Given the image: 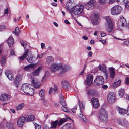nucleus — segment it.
Listing matches in <instances>:
<instances>
[{"label":"nucleus","mask_w":129,"mask_h":129,"mask_svg":"<svg viewBox=\"0 0 129 129\" xmlns=\"http://www.w3.org/2000/svg\"><path fill=\"white\" fill-rule=\"evenodd\" d=\"M47 78V76L46 75H45L44 76V77L42 78L41 81L42 82H43Z\"/></svg>","instance_id":"6e6d98bb"},{"label":"nucleus","mask_w":129,"mask_h":129,"mask_svg":"<svg viewBox=\"0 0 129 129\" xmlns=\"http://www.w3.org/2000/svg\"><path fill=\"white\" fill-rule=\"evenodd\" d=\"M116 109L119 114L121 115H123L126 114V111L124 109L122 108L119 106H117Z\"/></svg>","instance_id":"5701e85b"},{"label":"nucleus","mask_w":129,"mask_h":129,"mask_svg":"<svg viewBox=\"0 0 129 129\" xmlns=\"http://www.w3.org/2000/svg\"><path fill=\"white\" fill-rule=\"evenodd\" d=\"M108 86L106 85H103L102 86V87L104 89H106L108 88Z\"/></svg>","instance_id":"774afa93"},{"label":"nucleus","mask_w":129,"mask_h":129,"mask_svg":"<svg viewBox=\"0 0 129 129\" xmlns=\"http://www.w3.org/2000/svg\"><path fill=\"white\" fill-rule=\"evenodd\" d=\"M43 56L42 54H40V55H38L37 57L36 58V59H38V58H42Z\"/></svg>","instance_id":"338daca9"},{"label":"nucleus","mask_w":129,"mask_h":129,"mask_svg":"<svg viewBox=\"0 0 129 129\" xmlns=\"http://www.w3.org/2000/svg\"><path fill=\"white\" fill-rule=\"evenodd\" d=\"M6 59V57H3V58L1 59V62L2 65L3 64L5 63Z\"/></svg>","instance_id":"09e8293b"},{"label":"nucleus","mask_w":129,"mask_h":129,"mask_svg":"<svg viewBox=\"0 0 129 129\" xmlns=\"http://www.w3.org/2000/svg\"><path fill=\"white\" fill-rule=\"evenodd\" d=\"M95 3V0H90L86 4L85 7L88 10H91L94 7Z\"/></svg>","instance_id":"f8f14e48"},{"label":"nucleus","mask_w":129,"mask_h":129,"mask_svg":"<svg viewBox=\"0 0 129 129\" xmlns=\"http://www.w3.org/2000/svg\"><path fill=\"white\" fill-rule=\"evenodd\" d=\"M73 4V3L71 0H69L67 3L66 9L70 12H71V9H70V8Z\"/></svg>","instance_id":"473e14b6"},{"label":"nucleus","mask_w":129,"mask_h":129,"mask_svg":"<svg viewBox=\"0 0 129 129\" xmlns=\"http://www.w3.org/2000/svg\"><path fill=\"white\" fill-rule=\"evenodd\" d=\"M98 18L92 17L91 18V21L92 24L93 25H95L97 24Z\"/></svg>","instance_id":"58836bf2"},{"label":"nucleus","mask_w":129,"mask_h":129,"mask_svg":"<svg viewBox=\"0 0 129 129\" xmlns=\"http://www.w3.org/2000/svg\"><path fill=\"white\" fill-rule=\"evenodd\" d=\"M35 129H40L41 128V126L37 124H35Z\"/></svg>","instance_id":"5fc2aeb1"},{"label":"nucleus","mask_w":129,"mask_h":129,"mask_svg":"<svg viewBox=\"0 0 129 129\" xmlns=\"http://www.w3.org/2000/svg\"><path fill=\"white\" fill-rule=\"evenodd\" d=\"M9 98V95L6 94H2L0 96V100L2 101H7Z\"/></svg>","instance_id":"bb28decb"},{"label":"nucleus","mask_w":129,"mask_h":129,"mask_svg":"<svg viewBox=\"0 0 129 129\" xmlns=\"http://www.w3.org/2000/svg\"><path fill=\"white\" fill-rule=\"evenodd\" d=\"M104 19L107 22L105 23V26L107 31L108 32H111L113 29V25L111 18L110 16L105 17Z\"/></svg>","instance_id":"39448f33"},{"label":"nucleus","mask_w":129,"mask_h":129,"mask_svg":"<svg viewBox=\"0 0 129 129\" xmlns=\"http://www.w3.org/2000/svg\"><path fill=\"white\" fill-rule=\"evenodd\" d=\"M107 0H99V2L101 5H103L106 3Z\"/></svg>","instance_id":"49530a36"},{"label":"nucleus","mask_w":129,"mask_h":129,"mask_svg":"<svg viewBox=\"0 0 129 129\" xmlns=\"http://www.w3.org/2000/svg\"><path fill=\"white\" fill-rule=\"evenodd\" d=\"M22 76L21 75H18L16 76L14 80L15 85L16 87H18L20 82L22 80Z\"/></svg>","instance_id":"6ab92c4d"},{"label":"nucleus","mask_w":129,"mask_h":129,"mask_svg":"<svg viewBox=\"0 0 129 129\" xmlns=\"http://www.w3.org/2000/svg\"><path fill=\"white\" fill-rule=\"evenodd\" d=\"M57 91V88L56 86L55 85L53 89L52 87L50 88L49 91V94L51 95L53 93V94H55L56 93Z\"/></svg>","instance_id":"7c9ffc66"},{"label":"nucleus","mask_w":129,"mask_h":129,"mask_svg":"<svg viewBox=\"0 0 129 129\" xmlns=\"http://www.w3.org/2000/svg\"><path fill=\"white\" fill-rule=\"evenodd\" d=\"M93 15L92 17H94L95 18H98V13L96 12H95L93 13Z\"/></svg>","instance_id":"864d4df0"},{"label":"nucleus","mask_w":129,"mask_h":129,"mask_svg":"<svg viewBox=\"0 0 129 129\" xmlns=\"http://www.w3.org/2000/svg\"><path fill=\"white\" fill-rule=\"evenodd\" d=\"M64 23L67 24L69 25L70 24V22L67 19H66L64 21Z\"/></svg>","instance_id":"0e129e2a"},{"label":"nucleus","mask_w":129,"mask_h":129,"mask_svg":"<svg viewBox=\"0 0 129 129\" xmlns=\"http://www.w3.org/2000/svg\"><path fill=\"white\" fill-rule=\"evenodd\" d=\"M41 70V67H39L33 72V75L35 76H38L39 75Z\"/></svg>","instance_id":"a878e982"},{"label":"nucleus","mask_w":129,"mask_h":129,"mask_svg":"<svg viewBox=\"0 0 129 129\" xmlns=\"http://www.w3.org/2000/svg\"><path fill=\"white\" fill-rule=\"evenodd\" d=\"M13 33L16 35H19V28L18 27H16L15 29V31H13Z\"/></svg>","instance_id":"37998d69"},{"label":"nucleus","mask_w":129,"mask_h":129,"mask_svg":"<svg viewBox=\"0 0 129 129\" xmlns=\"http://www.w3.org/2000/svg\"><path fill=\"white\" fill-rule=\"evenodd\" d=\"M123 43L125 45H127L129 44V41H126L124 42Z\"/></svg>","instance_id":"4d7b16f0"},{"label":"nucleus","mask_w":129,"mask_h":129,"mask_svg":"<svg viewBox=\"0 0 129 129\" xmlns=\"http://www.w3.org/2000/svg\"><path fill=\"white\" fill-rule=\"evenodd\" d=\"M121 83V80H119L118 81L113 83L112 86L114 88H116L120 85Z\"/></svg>","instance_id":"e433bc0d"},{"label":"nucleus","mask_w":129,"mask_h":129,"mask_svg":"<svg viewBox=\"0 0 129 129\" xmlns=\"http://www.w3.org/2000/svg\"><path fill=\"white\" fill-rule=\"evenodd\" d=\"M36 59V58L32 54L29 55L28 57L27 58V61L30 63L34 62Z\"/></svg>","instance_id":"4be33fe9"},{"label":"nucleus","mask_w":129,"mask_h":129,"mask_svg":"<svg viewBox=\"0 0 129 129\" xmlns=\"http://www.w3.org/2000/svg\"><path fill=\"white\" fill-rule=\"evenodd\" d=\"M45 94V91L43 89H41L39 92V95L42 98L44 97Z\"/></svg>","instance_id":"79ce46f5"},{"label":"nucleus","mask_w":129,"mask_h":129,"mask_svg":"<svg viewBox=\"0 0 129 129\" xmlns=\"http://www.w3.org/2000/svg\"><path fill=\"white\" fill-rule=\"evenodd\" d=\"M5 74L10 80L13 79L14 77L13 75L11 73L10 71L8 70L6 71L5 72Z\"/></svg>","instance_id":"393cba45"},{"label":"nucleus","mask_w":129,"mask_h":129,"mask_svg":"<svg viewBox=\"0 0 129 129\" xmlns=\"http://www.w3.org/2000/svg\"><path fill=\"white\" fill-rule=\"evenodd\" d=\"M87 94L88 95L96 96L97 95L98 93L95 90L89 89L88 91Z\"/></svg>","instance_id":"b1692460"},{"label":"nucleus","mask_w":129,"mask_h":129,"mask_svg":"<svg viewBox=\"0 0 129 129\" xmlns=\"http://www.w3.org/2000/svg\"><path fill=\"white\" fill-rule=\"evenodd\" d=\"M25 121H26L25 117L24 116H22L21 117L17 120V125L21 127H22Z\"/></svg>","instance_id":"a211bd4d"},{"label":"nucleus","mask_w":129,"mask_h":129,"mask_svg":"<svg viewBox=\"0 0 129 129\" xmlns=\"http://www.w3.org/2000/svg\"><path fill=\"white\" fill-rule=\"evenodd\" d=\"M71 127L67 125H65L61 127V129H70Z\"/></svg>","instance_id":"8fccbe9b"},{"label":"nucleus","mask_w":129,"mask_h":129,"mask_svg":"<svg viewBox=\"0 0 129 129\" xmlns=\"http://www.w3.org/2000/svg\"><path fill=\"white\" fill-rule=\"evenodd\" d=\"M31 86L30 84H24L22 85L21 89L26 94L32 96L34 94V91L33 88L30 87Z\"/></svg>","instance_id":"f03ea898"},{"label":"nucleus","mask_w":129,"mask_h":129,"mask_svg":"<svg viewBox=\"0 0 129 129\" xmlns=\"http://www.w3.org/2000/svg\"><path fill=\"white\" fill-rule=\"evenodd\" d=\"M41 48L42 49H44L45 48V44L43 43H41Z\"/></svg>","instance_id":"680f3d73"},{"label":"nucleus","mask_w":129,"mask_h":129,"mask_svg":"<svg viewBox=\"0 0 129 129\" xmlns=\"http://www.w3.org/2000/svg\"><path fill=\"white\" fill-rule=\"evenodd\" d=\"M31 83L35 88H39L40 86V84L37 80L33 79L32 80Z\"/></svg>","instance_id":"cd10ccee"},{"label":"nucleus","mask_w":129,"mask_h":129,"mask_svg":"<svg viewBox=\"0 0 129 129\" xmlns=\"http://www.w3.org/2000/svg\"><path fill=\"white\" fill-rule=\"evenodd\" d=\"M99 41L101 42L103 44H104L106 43V40H99Z\"/></svg>","instance_id":"052dcab7"},{"label":"nucleus","mask_w":129,"mask_h":129,"mask_svg":"<svg viewBox=\"0 0 129 129\" xmlns=\"http://www.w3.org/2000/svg\"><path fill=\"white\" fill-rule=\"evenodd\" d=\"M62 86V87L66 89L68 88L69 84L68 82L65 80H63L61 82Z\"/></svg>","instance_id":"c85d7f7f"},{"label":"nucleus","mask_w":129,"mask_h":129,"mask_svg":"<svg viewBox=\"0 0 129 129\" xmlns=\"http://www.w3.org/2000/svg\"><path fill=\"white\" fill-rule=\"evenodd\" d=\"M60 103L62 106H66V103L64 99V98L63 96H62L60 98Z\"/></svg>","instance_id":"ea45409f"},{"label":"nucleus","mask_w":129,"mask_h":129,"mask_svg":"<svg viewBox=\"0 0 129 129\" xmlns=\"http://www.w3.org/2000/svg\"><path fill=\"white\" fill-rule=\"evenodd\" d=\"M21 45L23 47L25 52L23 55L19 57V58L21 60H23L28 55L29 49H27L26 46L27 44L26 41L23 40H20V41Z\"/></svg>","instance_id":"0eeeda50"},{"label":"nucleus","mask_w":129,"mask_h":129,"mask_svg":"<svg viewBox=\"0 0 129 129\" xmlns=\"http://www.w3.org/2000/svg\"><path fill=\"white\" fill-rule=\"evenodd\" d=\"M122 10V8L118 5H116L111 9V13L113 15H116L119 14Z\"/></svg>","instance_id":"423d86ee"},{"label":"nucleus","mask_w":129,"mask_h":129,"mask_svg":"<svg viewBox=\"0 0 129 129\" xmlns=\"http://www.w3.org/2000/svg\"><path fill=\"white\" fill-rule=\"evenodd\" d=\"M58 121L57 120H56L54 121L53 122L51 123V127H50V128H55L57 126Z\"/></svg>","instance_id":"f704fd0d"},{"label":"nucleus","mask_w":129,"mask_h":129,"mask_svg":"<svg viewBox=\"0 0 129 129\" xmlns=\"http://www.w3.org/2000/svg\"><path fill=\"white\" fill-rule=\"evenodd\" d=\"M7 43L9 47H11L13 44L14 43V40L13 38L12 37H10L7 41Z\"/></svg>","instance_id":"c756f323"},{"label":"nucleus","mask_w":129,"mask_h":129,"mask_svg":"<svg viewBox=\"0 0 129 129\" xmlns=\"http://www.w3.org/2000/svg\"><path fill=\"white\" fill-rule=\"evenodd\" d=\"M14 124L13 123H9V125L7 126L8 129H12L14 128Z\"/></svg>","instance_id":"a18cd8bd"},{"label":"nucleus","mask_w":129,"mask_h":129,"mask_svg":"<svg viewBox=\"0 0 129 129\" xmlns=\"http://www.w3.org/2000/svg\"><path fill=\"white\" fill-rule=\"evenodd\" d=\"M125 82L126 84H129V78L127 77L126 79Z\"/></svg>","instance_id":"bf43d9fd"},{"label":"nucleus","mask_w":129,"mask_h":129,"mask_svg":"<svg viewBox=\"0 0 129 129\" xmlns=\"http://www.w3.org/2000/svg\"><path fill=\"white\" fill-rule=\"evenodd\" d=\"M10 54L11 55H14V52L12 49H11L10 51Z\"/></svg>","instance_id":"13d9d810"},{"label":"nucleus","mask_w":129,"mask_h":129,"mask_svg":"<svg viewBox=\"0 0 129 129\" xmlns=\"http://www.w3.org/2000/svg\"><path fill=\"white\" fill-rule=\"evenodd\" d=\"M126 24V22L125 19L123 16L121 17L118 21V26L119 28L122 30V28Z\"/></svg>","instance_id":"1a4fd4ad"},{"label":"nucleus","mask_w":129,"mask_h":129,"mask_svg":"<svg viewBox=\"0 0 129 129\" xmlns=\"http://www.w3.org/2000/svg\"><path fill=\"white\" fill-rule=\"evenodd\" d=\"M79 105L80 108V111L78 112V116L82 121L86 123L87 122V120L85 116L83 115L82 112V109H84V103L83 102H82L81 103H80L79 102Z\"/></svg>","instance_id":"20e7f679"},{"label":"nucleus","mask_w":129,"mask_h":129,"mask_svg":"<svg viewBox=\"0 0 129 129\" xmlns=\"http://www.w3.org/2000/svg\"><path fill=\"white\" fill-rule=\"evenodd\" d=\"M99 68L100 71H102L105 73L107 77H108V74L106 70V68L105 66L103 65H99Z\"/></svg>","instance_id":"aec40b11"},{"label":"nucleus","mask_w":129,"mask_h":129,"mask_svg":"<svg viewBox=\"0 0 129 129\" xmlns=\"http://www.w3.org/2000/svg\"><path fill=\"white\" fill-rule=\"evenodd\" d=\"M99 118L100 121L103 123H106L108 122L107 114L104 108H101L99 111Z\"/></svg>","instance_id":"7ed1b4c3"},{"label":"nucleus","mask_w":129,"mask_h":129,"mask_svg":"<svg viewBox=\"0 0 129 129\" xmlns=\"http://www.w3.org/2000/svg\"><path fill=\"white\" fill-rule=\"evenodd\" d=\"M54 58L51 56L47 57L46 59V63L49 66H50L53 63Z\"/></svg>","instance_id":"412c9836"},{"label":"nucleus","mask_w":129,"mask_h":129,"mask_svg":"<svg viewBox=\"0 0 129 129\" xmlns=\"http://www.w3.org/2000/svg\"><path fill=\"white\" fill-rule=\"evenodd\" d=\"M41 100L43 105H46L47 104V101L44 97L41 98Z\"/></svg>","instance_id":"c03bdc74"},{"label":"nucleus","mask_w":129,"mask_h":129,"mask_svg":"<svg viewBox=\"0 0 129 129\" xmlns=\"http://www.w3.org/2000/svg\"><path fill=\"white\" fill-rule=\"evenodd\" d=\"M84 8V6L82 5H75L71 8L70 13L76 16H80L83 13Z\"/></svg>","instance_id":"f257e3e1"},{"label":"nucleus","mask_w":129,"mask_h":129,"mask_svg":"<svg viewBox=\"0 0 129 129\" xmlns=\"http://www.w3.org/2000/svg\"><path fill=\"white\" fill-rule=\"evenodd\" d=\"M25 118L26 121H32L34 119V115H29L26 116Z\"/></svg>","instance_id":"2f4dec72"},{"label":"nucleus","mask_w":129,"mask_h":129,"mask_svg":"<svg viewBox=\"0 0 129 129\" xmlns=\"http://www.w3.org/2000/svg\"><path fill=\"white\" fill-rule=\"evenodd\" d=\"M115 1L114 0H109L108 3L109 4H112Z\"/></svg>","instance_id":"e2e57ef3"},{"label":"nucleus","mask_w":129,"mask_h":129,"mask_svg":"<svg viewBox=\"0 0 129 129\" xmlns=\"http://www.w3.org/2000/svg\"><path fill=\"white\" fill-rule=\"evenodd\" d=\"M5 26L4 25H2L0 26V29H3L5 28Z\"/></svg>","instance_id":"69168bd1"},{"label":"nucleus","mask_w":129,"mask_h":129,"mask_svg":"<svg viewBox=\"0 0 129 129\" xmlns=\"http://www.w3.org/2000/svg\"><path fill=\"white\" fill-rule=\"evenodd\" d=\"M104 82V79L103 77L98 76L96 77L94 81V84L95 85L99 86L102 85Z\"/></svg>","instance_id":"9d476101"},{"label":"nucleus","mask_w":129,"mask_h":129,"mask_svg":"<svg viewBox=\"0 0 129 129\" xmlns=\"http://www.w3.org/2000/svg\"><path fill=\"white\" fill-rule=\"evenodd\" d=\"M119 96L121 97H122L124 94V89H121L118 91Z\"/></svg>","instance_id":"4c0bfd02"},{"label":"nucleus","mask_w":129,"mask_h":129,"mask_svg":"<svg viewBox=\"0 0 129 129\" xmlns=\"http://www.w3.org/2000/svg\"><path fill=\"white\" fill-rule=\"evenodd\" d=\"M117 123L118 124L125 127H129V123L124 118H119L117 120Z\"/></svg>","instance_id":"6e6552de"},{"label":"nucleus","mask_w":129,"mask_h":129,"mask_svg":"<svg viewBox=\"0 0 129 129\" xmlns=\"http://www.w3.org/2000/svg\"><path fill=\"white\" fill-rule=\"evenodd\" d=\"M60 69V73L61 74H62L70 70L71 68L68 65H63L61 63V67Z\"/></svg>","instance_id":"9b49d317"},{"label":"nucleus","mask_w":129,"mask_h":129,"mask_svg":"<svg viewBox=\"0 0 129 129\" xmlns=\"http://www.w3.org/2000/svg\"><path fill=\"white\" fill-rule=\"evenodd\" d=\"M110 76L111 78H113L115 76V72L114 70V68L112 67L110 68L109 69Z\"/></svg>","instance_id":"72a5a7b5"},{"label":"nucleus","mask_w":129,"mask_h":129,"mask_svg":"<svg viewBox=\"0 0 129 129\" xmlns=\"http://www.w3.org/2000/svg\"><path fill=\"white\" fill-rule=\"evenodd\" d=\"M24 106V103H22L16 106L15 107L17 110L19 111L22 110Z\"/></svg>","instance_id":"c9c22d12"},{"label":"nucleus","mask_w":129,"mask_h":129,"mask_svg":"<svg viewBox=\"0 0 129 129\" xmlns=\"http://www.w3.org/2000/svg\"><path fill=\"white\" fill-rule=\"evenodd\" d=\"M37 65L35 64H31L25 66L24 68V71L30 72L31 70H34L36 67Z\"/></svg>","instance_id":"2eb2a0df"},{"label":"nucleus","mask_w":129,"mask_h":129,"mask_svg":"<svg viewBox=\"0 0 129 129\" xmlns=\"http://www.w3.org/2000/svg\"><path fill=\"white\" fill-rule=\"evenodd\" d=\"M115 100L114 93L112 92H110L107 96V100L110 103H112L114 102Z\"/></svg>","instance_id":"ddd939ff"},{"label":"nucleus","mask_w":129,"mask_h":129,"mask_svg":"<svg viewBox=\"0 0 129 129\" xmlns=\"http://www.w3.org/2000/svg\"><path fill=\"white\" fill-rule=\"evenodd\" d=\"M125 3V7L126 8L129 9V0L126 2Z\"/></svg>","instance_id":"3c124183"},{"label":"nucleus","mask_w":129,"mask_h":129,"mask_svg":"<svg viewBox=\"0 0 129 129\" xmlns=\"http://www.w3.org/2000/svg\"><path fill=\"white\" fill-rule=\"evenodd\" d=\"M93 76L91 74H89L87 75L85 82L86 84L88 85H90L92 84L93 82Z\"/></svg>","instance_id":"f3484780"},{"label":"nucleus","mask_w":129,"mask_h":129,"mask_svg":"<svg viewBox=\"0 0 129 129\" xmlns=\"http://www.w3.org/2000/svg\"><path fill=\"white\" fill-rule=\"evenodd\" d=\"M91 101L94 108L97 109L99 107L100 104L98 99L95 98H93L91 99Z\"/></svg>","instance_id":"dca6fc26"},{"label":"nucleus","mask_w":129,"mask_h":129,"mask_svg":"<svg viewBox=\"0 0 129 129\" xmlns=\"http://www.w3.org/2000/svg\"><path fill=\"white\" fill-rule=\"evenodd\" d=\"M67 119L65 118H63L60 120L58 123V125L59 126L62 125V123L66 122Z\"/></svg>","instance_id":"a19ab883"},{"label":"nucleus","mask_w":129,"mask_h":129,"mask_svg":"<svg viewBox=\"0 0 129 129\" xmlns=\"http://www.w3.org/2000/svg\"><path fill=\"white\" fill-rule=\"evenodd\" d=\"M66 106H63L61 107L62 109L64 111L68 112V110L67 108L66 107Z\"/></svg>","instance_id":"de8ad7c7"},{"label":"nucleus","mask_w":129,"mask_h":129,"mask_svg":"<svg viewBox=\"0 0 129 129\" xmlns=\"http://www.w3.org/2000/svg\"><path fill=\"white\" fill-rule=\"evenodd\" d=\"M77 109V107L76 106H74L73 108L71 109V111L73 113H75Z\"/></svg>","instance_id":"603ef678"},{"label":"nucleus","mask_w":129,"mask_h":129,"mask_svg":"<svg viewBox=\"0 0 129 129\" xmlns=\"http://www.w3.org/2000/svg\"><path fill=\"white\" fill-rule=\"evenodd\" d=\"M61 63H54L52 65L50 68L51 71L55 72L57 71L61 67Z\"/></svg>","instance_id":"4468645a"}]
</instances>
